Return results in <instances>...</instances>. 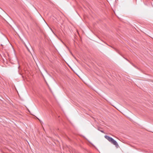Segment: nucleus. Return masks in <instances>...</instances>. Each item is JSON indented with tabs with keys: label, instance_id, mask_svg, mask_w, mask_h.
<instances>
[{
	"label": "nucleus",
	"instance_id": "obj_1",
	"mask_svg": "<svg viewBox=\"0 0 153 153\" xmlns=\"http://www.w3.org/2000/svg\"><path fill=\"white\" fill-rule=\"evenodd\" d=\"M104 137L105 139L108 140V141H109L113 144L115 145L116 147H118L119 146L118 144L117 143V141L114 140L113 138L107 135H105L104 136Z\"/></svg>",
	"mask_w": 153,
	"mask_h": 153
},
{
	"label": "nucleus",
	"instance_id": "obj_2",
	"mask_svg": "<svg viewBox=\"0 0 153 153\" xmlns=\"http://www.w3.org/2000/svg\"><path fill=\"white\" fill-rule=\"evenodd\" d=\"M100 131L101 132H102V133H104V132L103 131H102V130H101V131Z\"/></svg>",
	"mask_w": 153,
	"mask_h": 153
},
{
	"label": "nucleus",
	"instance_id": "obj_3",
	"mask_svg": "<svg viewBox=\"0 0 153 153\" xmlns=\"http://www.w3.org/2000/svg\"><path fill=\"white\" fill-rule=\"evenodd\" d=\"M26 47L27 48V49L28 50V51H29V49L27 47L26 45Z\"/></svg>",
	"mask_w": 153,
	"mask_h": 153
}]
</instances>
